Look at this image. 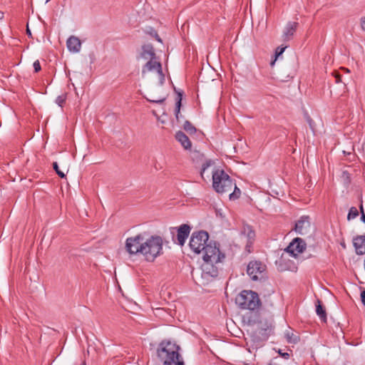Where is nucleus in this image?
Listing matches in <instances>:
<instances>
[{
    "instance_id": "1",
    "label": "nucleus",
    "mask_w": 365,
    "mask_h": 365,
    "mask_svg": "<svg viewBox=\"0 0 365 365\" xmlns=\"http://www.w3.org/2000/svg\"><path fill=\"white\" fill-rule=\"evenodd\" d=\"M125 249L129 255H141L147 262H152L163 254V240L158 235L139 233L126 239Z\"/></svg>"
},
{
    "instance_id": "2",
    "label": "nucleus",
    "mask_w": 365,
    "mask_h": 365,
    "mask_svg": "<svg viewBox=\"0 0 365 365\" xmlns=\"http://www.w3.org/2000/svg\"><path fill=\"white\" fill-rule=\"evenodd\" d=\"M203 263L202 264V270L203 274L210 277H217L218 269L216 264L221 262L225 257L219 247L215 243L213 245L210 242L207 247L202 251Z\"/></svg>"
},
{
    "instance_id": "3",
    "label": "nucleus",
    "mask_w": 365,
    "mask_h": 365,
    "mask_svg": "<svg viewBox=\"0 0 365 365\" xmlns=\"http://www.w3.org/2000/svg\"><path fill=\"white\" fill-rule=\"evenodd\" d=\"M180 347L171 341H162L158 348V356L163 365H185L179 353Z\"/></svg>"
},
{
    "instance_id": "4",
    "label": "nucleus",
    "mask_w": 365,
    "mask_h": 365,
    "mask_svg": "<svg viewBox=\"0 0 365 365\" xmlns=\"http://www.w3.org/2000/svg\"><path fill=\"white\" fill-rule=\"evenodd\" d=\"M212 187L218 193L229 192L233 187V181L223 170L217 169L212 173Z\"/></svg>"
},
{
    "instance_id": "5",
    "label": "nucleus",
    "mask_w": 365,
    "mask_h": 365,
    "mask_svg": "<svg viewBox=\"0 0 365 365\" xmlns=\"http://www.w3.org/2000/svg\"><path fill=\"white\" fill-rule=\"evenodd\" d=\"M236 304L243 309L255 310L260 305L258 294L251 290L242 291L235 299Z\"/></svg>"
},
{
    "instance_id": "6",
    "label": "nucleus",
    "mask_w": 365,
    "mask_h": 365,
    "mask_svg": "<svg viewBox=\"0 0 365 365\" xmlns=\"http://www.w3.org/2000/svg\"><path fill=\"white\" fill-rule=\"evenodd\" d=\"M209 235L205 231L195 232L192 234L190 240V249L197 254H201L202 251L208 245Z\"/></svg>"
},
{
    "instance_id": "7",
    "label": "nucleus",
    "mask_w": 365,
    "mask_h": 365,
    "mask_svg": "<svg viewBox=\"0 0 365 365\" xmlns=\"http://www.w3.org/2000/svg\"><path fill=\"white\" fill-rule=\"evenodd\" d=\"M153 73L158 75L159 83L163 85L165 81V75L163 72L162 65L158 58L148 62L142 68V76L145 77L148 73Z\"/></svg>"
},
{
    "instance_id": "8",
    "label": "nucleus",
    "mask_w": 365,
    "mask_h": 365,
    "mask_svg": "<svg viewBox=\"0 0 365 365\" xmlns=\"http://www.w3.org/2000/svg\"><path fill=\"white\" fill-rule=\"evenodd\" d=\"M266 266L259 261H252L247 265V273L252 280H257L263 277Z\"/></svg>"
},
{
    "instance_id": "9",
    "label": "nucleus",
    "mask_w": 365,
    "mask_h": 365,
    "mask_svg": "<svg viewBox=\"0 0 365 365\" xmlns=\"http://www.w3.org/2000/svg\"><path fill=\"white\" fill-rule=\"evenodd\" d=\"M306 249V243L304 241L299 237L293 240V241L286 248V252L289 253L293 257H297L299 254L302 253Z\"/></svg>"
},
{
    "instance_id": "10",
    "label": "nucleus",
    "mask_w": 365,
    "mask_h": 365,
    "mask_svg": "<svg viewBox=\"0 0 365 365\" xmlns=\"http://www.w3.org/2000/svg\"><path fill=\"white\" fill-rule=\"evenodd\" d=\"M310 221L308 216L301 217L295 223V231L299 235H306L310 229Z\"/></svg>"
},
{
    "instance_id": "11",
    "label": "nucleus",
    "mask_w": 365,
    "mask_h": 365,
    "mask_svg": "<svg viewBox=\"0 0 365 365\" xmlns=\"http://www.w3.org/2000/svg\"><path fill=\"white\" fill-rule=\"evenodd\" d=\"M298 27L297 22H288L283 31L282 38L284 41H289L293 37Z\"/></svg>"
},
{
    "instance_id": "12",
    "label": "nucleus",
    "mask_w": 365,
    "mask_h": 365,
    "mask_svg": "<svg viewBox=\"0 0 365 365\" xmlns=\"http://www.w3.org/2000/svg\"><path fill=\"white\" fill-rule=\"evenodd\" d=\"M190 232V227L189 225L184 224L179 227L178 229L177 240L180 245L182 246L185 244Z\"/></svg>"
},
{
    "instance_id": "13",
    "label": "nucleus",
    "mask_w": 365,
    "mask_h": 365,
    "mask_svg": "<svg viewBox=\"0 0 365 365\" xmlns=\"http://www.w3.org/2000/svg\"><path fill=\"white\" fill-rule=\"evenodd\" d=\"M356 253L359 255L365 254V235H358L353 239Z\"/></svg>"
},
{
    "instance_id": "14",
    "label": "nucleus",
    "mask_w": 365,
    "mask_h": 365,
    "mask_svg": "<svg viewBox=\"0 0 365 365\" xmlns=\"http://www.w3.org/2000/svg\"><path fill=\"white\" fill-rule=\"evenodd\" d=\"M66 46L71 52L78 53L81 50V42L78 37L71 36L68 38Z\"/></svg>"
},
{
    "instance_id": "15",
    "label": "nucleus",
    "mask_w": 365,
    "mask_h": 365,
    "mask_svg": "<svg viewBox=\"0 0 365 365\" xmlns=\"http://www.w3.org/2000/svg\"><path fill=\"white\" fill-rule=\"evenodd\" d=\"M140 56L142 58L148 61L157 58L154 48L151 44H146L142 46Z\"/></svg>"
},
{
    "instance_id": "16",
    "label": "nucleus",
    "mask_w": 365,
    "mask_h": 365,
    "mask_svg": "<svg viewBox=\"0 0 365 365\" xmlns=\"http://www.w3.org/2000/svg\"><path fill=\"white\" fill-rule=\"evenodd\" d=\"M175 138L185 149L189 150L191 148V142L183 132L178 131L175 135Z\"/></svg>"
},
{
    "instance_id": "17",
    "label": "nucleus",
    "mask_w": 365,
    "mask_h": 365,
    "mask_svg": "<svg viewBox=\"0 0 365 365\" xmlns=\"http://www.w3.org/2000/svg\"><path fill=\"white\" fill-rule=\"evenodd\" d=\"M316 312L322 320H323L324 322H326V319H327L326 311L319 300H317V304L316 305Z\"/></svg>"
},
{
    "instance_id": "18",
    "label": "nucleus",
    "mask_w": 365,
    "mask_h": 365,
    "mask_svg": "<svg viewBox=\"0 0 365 365\" xmlns=\"http://www.w3.org/2000/svg\"><path fill=\"white\" fill-rule=\"evenodd\" d=\"M234 191L230 194V200H236L240 197L241 195L240 190L237 187L236 184L233 182Z\"/></svg>"
},
{
    "instance_id": "19",
    "label": "nucleus",
    "mask_w": 365,
    "mask_h": 365,
    "mask_svg": "<svg viewBox=\"0 0 365 365\" xmlns=\"http://www.w3.org/2000/svg\"><path fill=\"white\" fill-rule=\"evenodd\" d=\"M184 130L190 134L195 133L196 128L189 121H185L183 125Z\"/></svg>"
},
{
    "instance_id": "20",
    "label": "nucleus",
    "mask_w": 365,
    "mask_h": 365,
    "mask_svg": "<svg viewBox=\"0 0 365 365\" xmlns=\"http://www.w3.org/2000/svg\"><path fill=\"white\" fill-rule=\"evenodd\" d=\"M359 215V212L355 207H351L348 213L347 218L349 220L354 219Z\"/></svg>"
},
{
    "instance_id": "21",
    "label": "nucleus",
    "mask_w": 365,
    "mask_h": 365,
    "mask_svg": "<svg viewBox=\"0 0 365 365\" xmlns=\"http://www.w3.org/2000/svg\"><path fill=\"white\" fill-rule=\"evenodd\" d=\"M212 161L211 160H206L202 165V169L200 172V175L202 178H204V175L205 173V170L210 168L212 165Z\"/></svg>"
},
{
    "instance_id": "22",
    "label": "nucleus",
    "mask_w": 365,
    "mask_h": 365,
    "mask_svg": "<svg viewBox=\"0 0 365 365\" xmlns=\"http://www.w3.org/2000/svg\"><path fill=\"white\" fill-rule=\"evenodd\" d=\"M287 48V46H279L276 48V51H275V59L271 62V66H273L274 63H275V61L276 59L279 56H281L283 52L284 51L285 48Z\"/></svg>"
},
{
    "instance_id": "23",
    "label": "nucleus",
    "mask_w": 365,
    "mask_h": 365,
    "mask_svg": "<svg viewBox=\"0 0 365 365\" xmlns=\"http://www.w3.org/2000/svg\"><path fill=\"white\" fill-rule=\"evenodd\" d=\"M53 168L60 178H65V176H66L65 173L59 170L58 163L56 162H54L53 163Z\"/></svg>"
},
{
    "instance_id": "24",
    "label": "nucleus",
    "mask_w": 365,
    "mask_h": 365,
    "mask_svg": "<svg viewBox=\"0 0 365 365\" xmlns=\"http://www.w3.org/2000/svg\"><path fill=\"white\" fill-rule=\"evenodd\" d=\"M286 336L289 343H296L298 340V337L296 335L292 334V336H290L289 334H287Z\"/></svg>"
},
{
    "instance_id": "25",
    "label": "nucleus",
    "mask_w": 365,
    "mask_h": 365,
    "mask_svg": "<svg viewBox=\"0 0 365 365\" xmlns=\"http://www.w3.org/2000/svg\"><path fill=\"white\" fill-rule=\"evenodd\" d=\"M180 106H181V99L180 98L178 101V102L176 103L175 116H176L177 119L178 118V115L180 113Z\"/></svg>"
},
{
    "instance_id": "26",
    "label": "nucleus",
    "mask_w": 365,
    "mask_h": 365,
    "mask_svg": "<svg viewBox=\"0 0 365 365\" xmlns=\"http://www.w3.org/2000/svg\"><path fill=\"white\" fill-rule=\"evenodd\" d=\"M34 71L35 72H38L41 71V65H40V63H39V61L38 60H36V61H34Z\"/></svg>"
},
{
    "instance_id": "27",
    "label": "nucleus",
    "mask_w": 365,
    "mask_h": 365,
    "mask_svg": "<svg viewBox=\"0 0 365 365\" xmlns=\"http://www.w3.org/2000/svg\"><path fill=\"white\" fill-rule=\"evenodd\" d=\"M56 103L60 106H62L63 104L65 102V98L63 97V96H58L57 98H56Z\"/></svg>"
},
{
    "instance_id": "28",
    "label": "nucleus",
    "mask_w": 365,
    "mask_h": 365,
    "mask_svg": "<svg viewBox=\"0 0 365 365\" xmlns=\"http://www.w3.org/2000/svg\"><path fill=\"white\" fill-rule=\"evenodd\" d=\"M149 101L150 102H153V103H163L164 101H165V98H158V99H155V98H149L148 99Z\"/></svg>"
},
{
    "instance_id": "29",
    "label": "nucleus",
    "mask_w": 365,
    "mask_h": 365,
    "mask_svg": "<svg viewBox=\"0 0 365 365\" xmlns=\"http://www.w3.org/2000/svg\"><path fill=\"white\" fill-rule=\"evenodd\" d=\"M334 77L336 78V83H339V82L341 81V75L339 73H335Z\"/></svg>"
},
{
    "instance_id": "30",
    "label": "nucleus",
    "mask_w": 365,
    "mask_h": 365,
    "mask_svg": "<svg viewBox=\"0 0 365 365\" xmlns=\"http://www.w3.org/2000/svg\"><path fill=\"white\" fill-rule=\"evenodd\" d=\"M361 26L362 30L365 31V16L361 19Z\"/></svg>"
},
{
    "instance_id": "31",
    "label": "nucleus",
    "mask_w": 365,
    "mask_h": 365,
    "mask_svg": "<svg viewBox=\"0 0 365 365\" xmlns=\"http://www.w3.org/2000/svg\"><path fill=\"white\" fill-rule=\"evenodd\" d=\"M361 298L362 303L365 305V289L361 292Z\"/></svg>"
},
{
    "instance_id": "32",
    "label": "nucleus",
    "mask_w": 365,
    "mask_h": 365,
    "mask_svg": "<svg viewBox=\"0 0 365 365\" xmlns=\"http://www.w3.org/2000/svg\"><path fill=\"white\" fill-rule=\"evenodd\" d=\"M279 354L284 359H288L289 356V354L288 353H282L280 350L279 351Z\"/></svg>"
},
{
    "instance_id": "33",
    "label": "nucleus",
    "mask_w": 365,
    "mask_h": 365,
    "mask_svg": "<svg viewBox=\"0 0 365 365\" xmlns=\"http://www.w3.org/2000/svg\"><path fill=\"white\" fill-rule=\"evenodd\" d=\"M360 210H361V212L362 213V216H361V220L365 223V215L364 213V210H363V207L362 205H361L360 207Z\"/></svg>"
},
{
    "instance_id": "34",
    "label": "nucleus",
    "mask_w": 365,
    "mask_h": 365,
    "mask_svg": "<svg viewBox=\"0 0 365 365\" xmlns=\"http://www.w3.org/2000/svg\"><path fill=\"white\" fill-rule=\"evenodd\" d=\"M341 70L344 71L345 73H349V70L346 68H341Z\"/></svg>"
},
{
    "instance_id": "35",
    "label": "nucleus",
    "mask_w": 365,
    "mask_h": 365,
    "mask_svg": "<svg viewBox=\"0 0 365 365\" xmlns=\"http://www.w3.org/2000/svg\"><path fill=\"white\" fill-rule=\"evenodd\" d=\"M341 246H342L344 248H345V247H346V245H345V244H344V243H341Z\"/></svg>"
},
{
    "instance_id": "36",
    "label": "nucleus",
    "mask_w": 365,
    "mask_h": 365,
    "mask_svg": "<svg viewBox=\"0 0 365 365\" xmlns=\"http://www.w3.org/2000/svg\"><path fill=\"white\" fill-rule=\"evenodd\" d=\"M157 40L160 42H161V39L159 37H157Z\"/></svg>"
},
{
    "instance_id": "37",
    "label": "nucleus",
    "mask_w": 365,
    "mask_h": 365,
    "mask_svg": "<svg viewBox=\"0 0 365 365\" xmlns=\"http://www.w3.org/2000/svg\"><path fill=\"white\" fill-rule=\"evenodd\" d=\"M27 31H28V34H29V35H31L30 31H29V29L27 30Z\"/></svg>"
},
{
    "instance_id": "38",
    "label": "nucleus",
    "mask_w": 365,
    "mask_h": 365,
    "mask_svg": "<svg viewBox=\"0 0 365 365\" xmlns=\"http://www.w3.org/2000/svg\"><path fill=\"white\" fill-rule=\"evenodd\" d=\"M83 365H86L85 361L83 362Z\"/></svg>"
},
{
    "instance_id": "39",
    "label": "nucleus",
    "mask_w": 365,
    "mask_h": 365,
    "mask_svg": "<svg viewBox=\"0 0 365 365\" xmlns=\"http://www.w3.org/2000/svg\"><path fill=\"white\" fill-rule=\"evenodd\" d=\"M49 1H50V0H46V3H48Z\"/></svg>"
}]
</instances>
